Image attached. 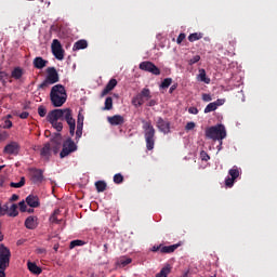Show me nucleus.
Returning a JSON list of instances; mask_svg holds the SVG:
<instances>
[{
    "instance_id": "f257e3e1",
    "label": "nucleus",
    "mask_w": 277,
    "mask_h": 277,
    "mask_svg": "<svg viewBox=\"0 0 277 277\" xmlns=\"http://www.w3.org/2000/svg\"><path fill=\"white\" fill-rule=\"evenodd\" d=\"M54 119L60 118L62 121L65 120L69 127V135L75 137V131L77 130V121L72 118V110L70 108L54 109Z\"/></svg>"
},
{
    "instance_id": "f03ea898",
    "label": "nucleus",
    "mask_w": 277,
    "mask_h": 277,
    "mask_svg": "<svg viewBox=\"0 0 277 277\" xmlns=\"http://www.w3.org/2000/svg\"><path fill=\"white\" fill-rule=\"evenodd\" d=\"M68 94H66V88L62 84L52 87L50 92V100L53 107H62L66 103Z\"/></svg>"
},
{
    "instance_id": "7ed1b4c3",
    "label": "nucleus",
    "mask_w": 277,
    "mask_h": 277,
    "mask_svg": "<svg viewBox=\"0 0 277 277\" xmlns=\"http://www.w3.org/2000/svg\"><path fill=\"white\" fill-rule=\"evenodd\" d=\"M206 137L207 140H212L213 142H221L222 140H226V127L222 123H217L216 126H212L206 129Z\"/></svg>"
},
{
    "instance_id": "20e7f679",
    "label": "nucleus",
    "mask_w": 277,
    "mask_h": 277,
    "mask_svg": "<svg viewBox=\"0 0 277 277\" xmlns=\"http://www.w3.org/2000/svg\"><path fill=\"white\" fill-rule=\"evenodd\" d=\"M142 124L146 142V148L147 150H153V148H155V127H153V122L146 121L144 119L142 120Z\"/></svg>"
},
{
    "instance_id": "39448f33",
    "label": "nucleus",
    "mask_w": 277,
    "mask_h": 277,
    "mask_svg": "<svg viewBox=\"0 0 277 277\" xmlns=\"http://www.w3.org/2000/svg\"><path fill=\"white\" fill-rule=\"evenodd\" d=\"M58 82L60 74L57 72V69H55V67H48L45 80L41 84H39V88L41 90H47L49 85H53Z\"/></svg>"
},
{
    "instance_id": "423d86ee",
    "label": "nucleus",
    "mask_w": 277,
    "mask_h": 277,
    "mask_svg": "<svg viewBox=\"0 0 277 277\" xmlns=\"http://www.w3.org/2000/svg\"><path fill=\"white\" fill-rule=\"evenodd\" d=\"M77 143L72 141V137L69 136L63 142V148L60 153L61 159L68 157V155H72V153H77Z\"/></svg>"
},
{
    "instance_id": "0eeeda50",
    "label": "nucleus",
    "mask_w": 277,
    "mask_h": 277,
    "mask_svg": "<svg viewBox=\"0 0 277 277\" xmlns=\"http://www.w3.org/2000/svg\"><path fill=\"white\" fill-rule=\"evenodd\" d=\"M12 252L4 245H0V269H8L10 267V259Z\"/></svg>"
},
{
    "instance_id": "6e6552de",
    "label": "nucleus",
    "mask_w": 277,
    "mask_h": 277,
    "mask_svg": "<svg viewBox=\"0 0 277 277\" xmlns=\"http://www.w3.org/2000/svg\"><path fill=\"white\" fill-rule=\"evenodd\" d=\"M151 98L150 95V89L144 88L141 93H138L132 101L133 105H138V107H142L146 101H149Z\"/></svg>"
},
{
    "instance_id": "1a4fd4ad",
    "label": "nucleus",
    "mask_w": 277,
    "mask_h": 277,
    "mask_svg": "<svg viewBox=\"0 0 277 277\" xmlns=\"http://www.w3.org/2000/svg\"><path fill=\"white\" fill-rule=\"evenodd\" d=\"M138 68L141 70H144L145 72H151V75H156V76L161 75V69H159V67H157L155 63L149 61L142 62L138 65Z\"/></svg>"
},
{
    "instance_id": "9d476101",
    "label": "nucleus",
    "mask_w": 277,
    "mask_h": 277,
    "mask_svg": "<svg viewBox=\"0 0 277 277\" xmlns=\"http://www.w3.org/2000/svg\"><path fill=\"white\" fill-rule=\"evenodd\" d=\"M228 174L230 177L225 179V186L230 188L233 185H235V182L237 179H239L241 172L237 166H234L232 169H229Z\"/></svg>"
},
{
    "instance_id": "9b49d317",
    "label": "nucleus",
    "mask_w": 277,
    "mask_h": 277,
    "mask_svg": "<svg viewBox=\"0 0 277 277\" xmlns=\"http://www.w3.org/2000/svg\"><path fill=\"white\" fill-rule=\"evenodd\" d=\"M52 53L54 55V57H56L60 62H62V60H64V48H62V42H60V40L54 39L52 41Z\"/></svg>"
},
{
    "instance_id": "f8f14e48",
    "label": "nucleus",
    "mask_w": 277,
    "mask_h": 277,
    "mask_svg": "<svg viewBox=\"0 0 277 277\" xmlns=\"http://www.w3.org/2000/svg\"><path fill=\"white\" fill-rule=\"evenodd\" d=\"M18 153H21V144H18V142L12 141L9 144H6L3 148L4 155H13L14 157H16Z\"/></svg>"
},
{
    "instance_id": "ddd939ff",
    "label": "nucleus",
    "mask_w": 277,
    "mask_h": 277,
    "mask_svg": "<svg viewBox=\"0 0 277 277\" xmlns=\"http://www.w3.org/2000/svg\"><path fill=\"white\" fill-rule=\"evenodd\" d=\"M54 115L55 113L52 110L48 114L47 116V120L48 122H50V124H52L53 129H55L57 131V133H62L63 129H64V123H62V121H60V118L54 119Z\"/></svg>"
},
{
    "instance_id": "4468645a",
    "label": "nucleus",
    "mask_w": 277,
    "mask_h": 277,
    "mask_svg": "<svg viewBox=\"0 0 277 277\" xmlns=\"http://www.w3.org/2000/svg\"><path fill=\"white\" fill-rule=\"evenodd\" d=\"M170 121L166 120L161 117L157 118L156 127L160 131V133H163L164 135H168L170 133Z\"/></svg>"
},
{
    "instance_id": "2eb2a0df",
    "label": "nucleus",
    "mask_w": 277,
    "mask_h": 277,
    "mask_svg": "<svg viewBox=\"0 0 277 277\" xmlns=\"http://www.w3.org/2000/svg\"><path fill=\"white\" fill-rule=\"evenodd\" d=\"M30 175L32 183H42L44 181V173L40 169H31Z\"/></svg>"
},
{
    "instance_id": "dca6fc26",
    "label": "nucleus",
    "mask_w": 277,
    "mask_h": 277,
    "mask_svg": "<svg viewBox=\"0 0 277 277\" xmlns=\"http://www.w3.org/2000/svg\"><path fill=\"white\" fill-rule=\"evenodd\" d=\"M82 135H83V117H81V115H78L77 127H76V142H79Z\"/></svg>"
},
{
    "instance_id": "f3484780",
    "label": "nucleus",
    "mask_w": 277,
    "mask_h": 277,
    "mask_svg": "<svg viewBox=\"0 0 277 277\" xmlns=\"http://www.w3.org/2000/svg\"><path fill=\"white\" fill-rule=\"evenodd\" d=\"M26 203L31 209H38V207H40V198L36 195H29L26 197Z\"/></svg>"
},
{
    "instance_id": "a211bd4d",
    "label": "nucleus",
    "mask_w": 277,
    "mask_h": 277,
    "mask_svg": "<svg viewBox=\"0 0 277 277\" xmlns=\"http://www.w3.org/2000/svg\"><path fill=\"white\" fill-rule=\"evenodd\" d=\"M107 121L113 127H118L124 122V117L122 115H114L113 117H107Z\"/></svg>"
},
{
    "instance_id": "6ab92c4d",
    "label": "nucleus",
    "mask_w": 277,
    "mask_h": 277,
    "mask_svg": "<svg viewBox=\"0 0 277 277\" xmlns=\"http://www.w3.org/2000/svg\"><path fill=\"white\" fill-rule=\"evenodd\" d=\"M25 226L29 230L38 228V216H28L25 221Z\"/></svg>"
},
{
    "instance_id": "aec40b11",
    "label": "nucleus",
    "mask_w": 277,
    "mask_h": 277,
    "mask_svg": "<svg viewBox=\"0 0 277 277\" xmlns=\"http://www.w3.org/2000/svg\"><path fill=\"white\" fill-rule=\"evenodd\" d=\"M116 85H118V80L116 79H110L108 81V83L106 84V87L104 88V90L102 91V96H107V94H109L111 92V90H114V88H116Z\"/></svg>"
},
{
    "instance_id": "412c9836",
    "label": "nucleus",
    "mask_w": 277,
    "mask_h": 277,
    "mask_svg": "<svg viewBox=\"0 0 277 277\" xmlns=\"http://www.w3.org/2000/svg\"><path fill=\"white\" fill-rule=\"evenodd\" d=\"M47 64H49V61H47L40 56H37L34 60V67L37 68L38 70H42V68H45Z\"/></svg>"
},
{
    "instance_id": "4be33fe9",
    "label": "nucleus",
    "mask_w": 277,
    "mask_h": 277,
    "mask_svg": "<svg viewBox=\"0 0 277 277\" xmlns=\"http://www.w3.org/2000/svg\"><path fill=\"white\" fill-rule=\"evenodd\" d=\"M181 248V243H175L171 246H163L161 248V254H172V252L179 250Z\"/></svg>"
},
{
    "instance_id": "5701e85b",
    "label": "nucleus",
    "mask_w": 277,
    "mask_h": 277,
    "mask_svg": "<svg viewBox=\"0 0 277 277\" xmlns=\"http://www.w3.org/2000/svg\"><path fill=\"white\" fill-rule=\"evenodd\" d=\"M88 49V40L80 39L74 43L72 51H81Z\"/></svg>"
},
{
    "instance_id": "b1692460",
    "label": "nucleus",
    "mask_w": 277,
    "mask_h": 277,
    "mask_svg": "<svg viewBox=\"0 0 277 277\" xmlns=\"http://www.w3.org/2000/svg\"><path fill=\"white\" fill-rule=\"evenodd\" d=\"M28 269L31 272V274H36L37 276L42 274V268H40L36 263L28 262Z\"/></svg>"
},
{
    "instance_id": "393cba45",
    "label": "nucleus",
    "mask_w": 277,
    "mask_h": 277,
    "mask_svg": "<svg viewBox=\"0 0 277 277\" xmlns=\"http://www.w3.org/2000/svg\"><path fill=\"white\" fill-rule=\"evenodd\" d=\"M41 157H44V159H49L51 157V144L47 143L44 144L43 148L40 151Z\"/></svg>"
},
{
    "instance_id": "a878e982",
    "label": "nucleus",
    "mask_w": 277,
    "mask_h": 277,
    "mask_svg": "<svg viewBox=\"0 0 277 277\" xmlns=\"http://www.w3.org/2000/svg\"><path fill=\"white\" fill-rule=\"evenodd\" d=\"M23 75H24V71H23V68H21V67H15V68L12 70V72H11V77H12L13 79H16V80L22 79V78H23Z\"/></svg>"
},
{
    "instance_id": "bb28decb",
    "label": "nucleus",
    "mask_w": 277,
    "mask_h": 277,
    "mask_svg": "<svg viewBox=\"0 0 277 277\" xmlns=\"http://www.w3.org/2000/svg\"><path fill=\"white\" fill-rule=\"evenodd\" d=\"M60 213H62V210L60 209L54 210L53 214L50 216V222L52 224H62V220L57 219Z\"/></svg>"
},
{
    "instance_id": "cd10ccee",
    "label": "nucleus",
    "mask_w": 277,
    "mask_h": 277,
    "mask_svg": "<svg viewBox=\"0 0 277 277\" xmlns=\"http://www.w3.org/2000/svg\"><path fill=\"white\" fill-rule=\"evenodd\" d=\"M8 215L9 217H16V215H18V206L16 203H13L11 207H9Z\"/></svg>"
},
{
    "instance_id": "c85d7f7f",
    "label": "nucleus",
    "mask_w": 277,
    "mask_h": 277,
    "mask_svg": "<svg viewBox=\"0 0 277 277\" xmlns=\"http://www.w3.org/2000/svg\"><path fill=\"white\" fill-rule=\"evenodd\" d=\"M95 187L98 194H101L107 189V183H105V181H97L95 182Z\"/></svg>"
},
{
    "instance_id": "c756f323",
    "label": "nucleus",
    "mask_w": 277,
    "mask_h": 277,
    "mask_svg": "<svg viewBox=\"0 0 277 277\" xmlns=\"http://www.w3.org/2000/svg\"><path fill=\"white\" fill-rule=\"evenodd\" d=\"M170 266H164L160 269L159 273L156 274V277H168L170 275Z\"/></svg>"
},
{
    "instance_id": "7c9ffc66",
    "label": "nucleus",
    "mask_w": 277,
    "mask_h": 277,
    "mask_svg": "<svg viewBox=\"0 0 277 277\" xmlns=\"http://www.w3.org/2000/svg\"><path fill=\"white\" fill-rule=\"evenodd\" d=\"M201 38H202V32H193L188 36V41L196 42V40H201Z\"/></svg>"
},
{
    "instance_id": "2f4dec72",
    "label": "nucleus",
    "mask_w": 277,
    "mask_h": 277,
    "mask_svg": "<svg viewBox=\"0 0 277 277\" xmlns=\"http://www.w3.org/2000/svg\"><path fill=\"white\" fill-rule=\"evenodd\" d=\"M215 109H217V104H215L214 102L208 104L203 110L205 114H211V111H215Z\"/></svg>"
},
{
    "instance_id": "473e14b6",
    "label": "nucleus",
    "mask_w": 277,
    "mask_h": 277,
    "mask_svg": "<svg viewBox=\"0 0 277 277\" xmlns=\"http://www.w3.org/2000/svg\"><path fill=\"white\" fill-rule=\"evenodd\" d=\"M25 185V177H21V181L18 183L11 182L10 187H14L15 189H21V187H24Z\"/></svg>"
},
{
    "instance_id": "72a5a7b5",
    "label": "nucleus",
    "mask_w": 277,
    "mask_h": 277,
    "mask_svg": "<svg viewBox=\"0 0 277 277\" xmlns=\"http://www.w3.org/2000/svg\"><path fill=\"white\" fill-rule=\"evenodd\" d=\"M114 183H116V185H120V184L124 183V176L121 173L115 174Z\"/></svg>"
},
{
    "instance_id": "f704fd0d",
    "label": "nucleus",
    "mask_w": 277,
    "mask_h": 277,
    "mask_svg": "<svg viewBox=\"0 0 277 277\" xmlns=\"http://www.w3.org/2000/svg\"><path fill=\"white\" fill-rule=\"evenodd\" d=\"M132 259L131 258H121L118 261V264L121 265L122 267H127V265H130V263H132Z\"/></svg>"
},
{
    "instance_id": "c9c22d12",
    "label": "nucleus",
    "mask_w": 277,
    "mask_h": 277,
    "mask_svg": "<svg viewBox=\"0 0 277 277\" xmlns=\"http://www.w3.org/2000/svg\"><path fill=\"white\" fill-rule=\"evenodd\" d=\"M172 85V78H166L161 84H160V88L162 90H167V88L171 87Z\"/></svg>"
},
{
    "instance_id": "e433bc0d",
    "label": "nucleus",
    "mask_w": 277,
    "mask_h": 277,
    "mask_svg": "<svg viewBox=\"0 0 277 277\" xmlns=\"http://www.w3.org/2000/svg\"><path fill=\"white\" fill-rule=\"evenodd\" d=\"M113 107H114V100L111 97H106L104 109L109 111V109H113Z\"/></svg>"
},
{
    "instance_id": "4c0bfd02",
    "label": "nucleus",
    "mask_w": 277,
    "mask_h": 277,
    "mask_svg": "<svg viewBox=\"0 0 277 277\" xmlns=\"http://www.w3.org/2000/svg\"><path fill=\"white\" fill-rule=\"evenodd\" d=\"M85 242L83 240H72L70 243H69V249L72 250L74 248H77L79 246H84Z\"/></svg>"
},
{
    "instance_id": "58836bf2",
    "label": "nucleus",
    "mask_w": 277,
    "mask_h": 277,
    "mask_svg": "<svg viewBox=\"0 0 277 277\" xmlns=\"http://www.w3.org/2000/svg\"><path fill=\"white\" fill-rule=\"evenodd\" d=\"M9 211H10V206L8 205L0 206V216L5 214L8 215Z\"/></svg>"
},
{
    "instance_id": "ea45409f",
    "label": "nucleus",
    "mask_w": 277,
    "mask_h": 277,
    "mask_svg": "<svg viewBox=\"0 0 277 277\" xmlns=\"http://www.w3.org/2000/svg\"><path fill=\"white\" fill-rule=\"evenodd\" d=\"M194 129H196V122L189 121L186 123L185 131H194Z\"/></svg>"
},
{
    "instance_id": "a19ab883",
    "label": "nucleus",
    "mask_w": 277,
    "mask_h": 277,
    "mask_svg": "<svg viewBox=\"0 0 277 277\" xmlns=\"http://www.w3.org/2000/svg\"><path fill=\"white\" fill-rule=\"evenodd\" d=\"M38 114L41 118H44V116H47V108L44 106H39Z\"/></svg>"
},
{
    "instance_id": "79ce46f5",
    "label": "nucleus",
    "mask_w": 277,
    "mask_h": 277,
    "mask_svg": "<svg viewBox=\"0 0 277 277\" xmlns=\"http://www.w3.org/2000/svg\"><path fill=\"white\" fill-rule=\"evenodd\" d=\"M8 72L5 71H0V81L5 85V81H8Z\"/></svg>"
},
{
    "instance_id": "37998d69",
    "label": "nucleus",
    "mask_w": 277,
    "mask_h": 277,
    "mask_svg": "<svg viewBox=\"0 0 277 277\" xmlns=\"http://www.w3.org/2000/svg\"><path fill=\"white\" fill-rule=\"evenodd\" d=\"M200 60V55H195L193 56L189 61L188 64L189 66H194V64H198V61Z\"/></svg>"
},
{
    "instance_id": "c03bdc74",
    "label": "nucleus",
    "mask_w": 277,
    "mask_h": 277,
    "mask_svg": "<svg viewBox=\"0 0 277 277\" xmlns=\"http://www.w3.org/2000/svg\"><path fill=\"white\" fill-rule=\"evenodd\" d=\"M200 158H201V161H209V159H211V157L209 156V154L205 150H202L200 153Z\"/></svg>"
},
{
    "instance_id": "a18cd8bd",
    "label": "nucleus",
    "mask_w": 277,
    "mask_h": 277,
    "mask_svg": "<svg viewBox=\"0 0 277 277\" xmlns=\"http://www.w3.org/2000/svg\"><path fill=\"white\" fill-rule=\"evenodd\" d=\"M18 207H19V211H21L22 213H27V205L25 203V201H21V202L18 203Z\"/></svg>"
},
{
    "instance_id": "49530a36",
    "label": "nucleus",
    "mask_w": 277,
    "mask_h": 277,
    "mask_svg": "<svg viewBox=\"0 0 277 277\" xmlns=\"http://www.w3.org/2000/svg\"><path fill=\"white\" fill-rule=\"evenodd\" d=\"M202 101L205 103H209V102L213 101V98L211 97V94L203 93L202 94Z\"/></svg>"
},
{
    "instance_id": "de8ad7c7",
    "label": "nucleus",
    "mask_w": 277,
    "mask_h": 277,
    "mask_svg": "<svg viewBox=\"0 0 277 277\" xmlns=\"http://www.w3.org/2000/svg\"><path fill=\"white\" fill-rule=\"evenodd\" d=\"M185 38H186L185 32H181V34L179 35L177 39H176V43H177V44H181V43L183 42V40H185Z\"/></svg>"
},
{
    "instance_id": "09e8293b",
    "label": "nucleus",
    "mask_w": 277,
    "mask_h": 277,
    "mask_svg": "<svg viewBox=\"0 0 277 277\" xmlns=\"http://www.w3.org/2000/svg\"><path fill=\"white\" fill-rule=\"evenodd\" d=\"M199 77H200L201 81H207V71H205V69H201Z\"/></svg>"
},
{
    "instance_id": "8fccbe9b",
    "label": "nucleus",
    "mask_w": 277,
    "mask_h": 277,
    "mask_svg": "<svg viewBox=\"0 0 277 277\" xmlns=\"http://www.w3.org/2000/svg\"><path fill=\"white\" fill-rule=\"evenodd\" d=\"M188 114H193L194 116H198V108L197 107H189Z\"/></svg>"
},
{
    "instance_id": "3c124183",
    "label": "nucleus",
    "mask_w": 277,
    "mask_h": 277,
    "mask_svg": "<svg viewBox=\"0 0 277 277\" xmlns=\"http://www.w3.org/2000/svg\"><path fill=\"white\" fill-rule=\"evenodd\" d=\"M161 248H162V245H156V246H154L151 249H150V251L151 252H161Z\"/></svg>"
},
{
    "instance_id": "603ef678",
    "label": "nucleus",
    "mask_w": 277,
    "mask_h": 277,
    "mask_svg": "<svg viewBox=\"0 0 277 277\" xmlns=\"http://www.w3.org/2000/svg\"><path fill=\"white\" fill-rule=\"evenodd\" d=\"M19 118L22 120H27V118H29V114L27 111H23L21 115H19Z\"/></svg>"
},
{
    "instance_id": "864d4df0",
    "label": "nucleus",
    "mask_w": 277,
    "mask_h": 277,
    "mask_svg": "<svg viewBox=\"0 0 277 277\" xmlns=\"http://www.w3.org/2000/svg\"><path fill=\"white\" fill-rule=\"evenodd\" d=\"M53 142H62V134L61 133H55Z\"/></svg>"
},
{
    "instance_id": "5fc2aeb1",
    "label": "nucleus",
    "mask_w": 277,
    "mask_h": 277,
    "mask_svg": "<svg viewBox=\"0 0 277 277\" xmlns=\"http://www.w3.org/2000/svg\"><path fill=\"white\" fill-rule=\"evenodd\" d=\"M3 127L4 129H12V122L10 120H5Z\"/></svg>"
},
{
    "instance_id": "6e6d98bb",
    "label": "nucleus",
    "mask_w": 277,
    "mask_h": 277,
    "mask_svg": "<svg viewBox=\"0 0 277 277\" xmlns=\"http://www.w3.org/2000/svg\"><path fill=\"white\" fill-rule=\"evenodd\" d=\"M216 108L221 107V105H224L225 101L224 100H216L215 102Z\"/></svg>"
},
{
    "instance_id": "4d7b16f0",
    "label": "nucleus",
    "mask_w": 277,
    "mask_h": 277,
    "mask_svg": "<svg viewBox=\"0 0 277 277\" xmlns=\"http://www.w3.org/2000/svg\"><path fill=\"white\" fill-rule=\"evenodd\" d=\"M176 88H179V84H173L171 85V88L169 89V94H172L174 92V90H176Z\"/></svg>"
},
{
    "instance_id": "13d9d810",
    "label": "nucleus",
    "mask_w": 277,
    "mask_h": 277,
    "mask_svg": "<svg viewBox=\"0 0 277 277\" xmlns=\"http://www.w3.org/2000/svg\"><path fill=\"white\" fill-rule=\"evenodd\" d=\"M11 202H16V200H18V195L13 194L10 198Z\"/></svg>"
},
{
    "instance_id": "bf43d9fd",
    "label": "nucleus",
    "mask_w": 277,
    "mask_h": 277,
    "mask_svg": "<svg viewBox=\"0 0 277 277\" xmlns=\"http://www.w3.org/2000/svg\"><path fill=\"white\" fill-rule=\"evenodd\" d=\"M147 105L148 107H155V105H157V101L150 100Z\"/></svg>"
},
{
    "instance_id": "052dcab7",
    "label": "nucleus",
    "mask_w": 277,
    "mask_h": 277,
    "mask_svg": "<svg viewBox=\"0 0 277 277\" xmlns=\"http://www.w3.org/2000/svg\"><path fill=\"white\" fill-rule=\"evenodd\" d=\"M109 252V245H104V253L107 254Z\"/></svg>"
},
{
    "instance_id": "680f3d73",
    "label": "nucleus",
    "mask_w": 277,
    "mask_h": 277,
    "mask_svg": "<svg viewBox=\"0 0 277 277\" xmlns=\"http://www.w3.org/2000/svg\"><path fill=\"white\" fill-rule=\"evenodd\" d=\"M44 252H47V250H44V249H37V254H44Z\"/></svg>"
},
{
    "instance_id": "e2e57ef3",
    "label": "nucleus",
    "mask_w": 277,
    "mask_h": 277,
    "mask_svg": "<svg viewBox=\"0 0 277 277\" xmlns=\"http://www.w3.org/2000/svg\"><path fill=\"white\" fill-rule=\"evenodd\" d=\"M0 277H5V269H0Z\"/></svg>"
},
{
    "instance_id": "0e129e2a",
    "label": "nucleus",
    "mask_w": 277,
    "mask_h": 277,
    "mask_svg": "<svg viewBox=\"0 0 277 277\" xmlns=\"http://www.w3.org/2000/svg\"><path fill=\"white\" fill-rule=\"evenodd\" d=\"M53 250H55L57 252V250H60V245H57V243L54 245Z\"/></svg>"
},
{
    "instance_id": "69168bd1",
    "label": "nucleus",
    "mask_w": 277,
    "mask_h": 277,
    "mask_svg": "<svg viewBox=\"0 0 277 277\" xmlns=\"http://www.w3.org/2000/svg\"><path fill=\"white\" fill-rule=\"evenodd\" d=\"M26 212H27V213H34V208H30V209H27V208H26Z\"/></svg>"
},
{
    "instance_id": "338daca9",
    "label": "nucleus",
    "mask_w": 277,
    "mask_h": 277,
    "mask_svg": "<svg viewBox=\"0 0 277 277\" xmlns=\"http://www.w3.org/2000/svg\"><path fill=\"white\" fill-rule=\"evenodd\" d=\"M189 274V271H187L186 273H184V275L182 277H187Z\"/></svg>"
},
{
    "instance_id": "774afa93",
    "label": "nucleus",
    "mask_w": 277,
    "mask_h": 277,
    "mask_svg": "<svg viewBox=\"0 0 277 277\" xmlns=\"http://www.w3.org/2000/svg\"><path fill=\"white\" fill-rule=\"evenodd\" d=\"M53 151H54L55 155H56V153H57V147H54V148H53Z\"/></svg>"
}]
</instances>
